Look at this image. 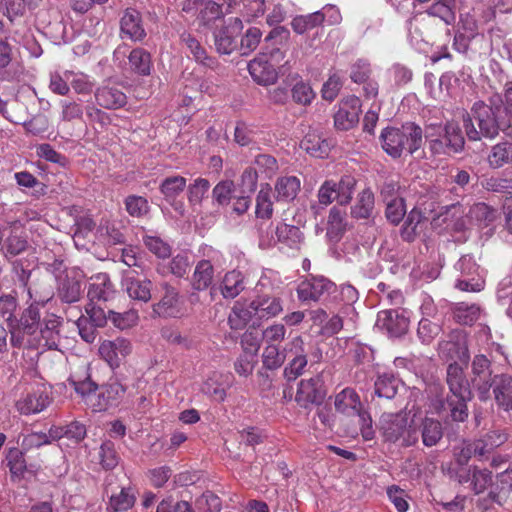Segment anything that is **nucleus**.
<instances>
[{"mask_svg": "<svg viewBox=\"0 0 512 512\" xmlns=\"http://www.w3.org/2000/svg\"><path fill=\"white\" fill-rule=\"evenodd\" d=\"M502 109V97L495 94L490 97L489 104L477 101L471 108V116L466 115L463 125L466 135L471 141H478L482 137L494 139L501 129L503 123L499 114Z\"/></svg>", "mask_w": 512, "mask_h": 512, "instance_id": "f257e3e1", "label": "nucleus"}, {"mask_svg": "<svg viewBox=\"0 0 512 512\" xmlns=\"http://www.w3.org/2000/svg\"><path fill=\"white\" fill-rule=\"evenodd\" d=\"M383 150L390 156L397 158L404 151L413 154L422 147L423 130L413 123L407 122L400 128H386L381 133Z\"/></svg>", "mask_w": 512, "mask_h": 512, "instance_id": "f03ea898", "label": "nucleus"}, {"mask_svg": "<svg viewBox=\"0 0 512 512\" xmlns=\"http://www.w3.org/2000/svg\"><path fill=\"white\" fill-rule=\"evenodd\" d=\"M425 139L430 152L434 155L459 153L464 148L461 128L455 122L429 123L425 127Z\"/></svg>", "mask_w": 512, "mask_h": 512, "instance_id": "7ed1b4c3", "label": "nucleus"}, {"mask_svg": "<svg viewBox=\"0 0 512 512\" xmlns=\"http://www.w3.org/2000/svg\"><path fill=\"white\" fill-rule=\"evenodd\" d=\"M380 432L385 442L401 447L412 446L418 441L417 429L405 412L384 413L380 418Z\"/></svg>", "mask_w": 512, "mask_h": 512, "instance_id": "20e7f679", "label": "nucleus"}, {"mask_svg": "<svg viewBox=\"0 0 512 512\" xmlns=\"http://www.w3.org/2000/svg\"><path fill=\"white\" fill-rule=\"evenodd\" d=\"M334 406L338 413L346 417H358L361 435L364 440L374 438L372 419L370 414L363 410L359 395L352 388H345L335 396Z\"/></svg>", "mask_w": 512, "mask_h": 512, "instance_id": "39448f33", "label": "nucleus"}, {"mask_svg": "<svg viewBox=\"0 0 512 512\" xmlns=\"http://www.w3.org/2000/svg\"><path fill=\"white\" fill-rule=\"evenodd\" d=\"M50 388L41 379L28 383L16 401L15 407L22 415L38 414L51 403Z\"/></svg>", "mask_w": 512, "mask_h": 512, "instance_id": "423d86ee", "label": "nucleus"}, {"mask_svg": "<svg viewBox=\"0 0 512 512\" xmlns=\"http://www.w3.org/2000/svg\"><path fill=\"white\" fill-rule=\"evenodd\" d=\"M455 269L461 274L455 284V287L459 290L479 292L484 288V277L471 256H462L455 264Z\"/></svg>", "mask_w": 512, "mask_h": 512, "instance_id": "0eeeda50", "label": "nucleus"}, {"mask_svg": "<svg viewBox=\"0 0 512 512\" xmlns=\"http://www.w3.org/2000/svg\"><path fill=\"white\" fill-rule=\"evenodd\" d=\"M335 289V284L324 276L310 275L302 280L296 289L300 302L309 304L318 302Z\"/></svg>", "mask_w": 512, "mask_h": 512, "instance_id": "6e6552de", "label": "nucleus"}, {"mask_svg": "<svg viewBox=\"0 0 512 512\" xmlns=\"http://www.w3.org/2000/svg\"><path fill=\"white\" fill-rule=\"evenodd\" d=\"M439 356L447 360H459L467 363L470 355L467 345L466 333L462 329L452 330L438 344Z\"/></svg>", "mask_w": 512, "mask_h": 512, "instance_id": "1a4fd4ad", "label": "nucleus"}, {"mask_svg": "<svg viewBox=\"0 0 512 512\" xmlns=\"http://www.w3.org/2000/svg\"><path fill=\"white\" fill-rule=\"evenodd\" d=\"M99 355L112 369L118 368L126 357L132 352L131 342L123 337L101 342Z\"/></svg>", "mask_w": 512, "mask_h": 512, "instance_id": "9d476101", "label": "nucleus"}, {"mask_svg": "<svg viewBox=\"0 0 512 512\" xmlns=\"http://www.w3.org/2000/svg\"><path fill=\"white\" fill-rule=\"evenodd\" d=\"M361 102L356 96H349L339 103V108L334 115V123L337 129L349 130L359 121Z\"/></svg>", "mask_w": 512, "mask_h": 512, "instance_id": "9b49d317", "label": "nucleus"}, {"mask_svg": "<svg viewBox=\"0 0 512 512\" xmlns=\"http://www.w3.org/2000/svg\"><path fill=\"white\" fill-rule=\"evenodd\" d=\"M322 384L320 376L301 380L295 395V401L303 408L320 404L325 397Z\"/></svg>", "mask_w": 512, "mask_h": 512, "instance_id": "f8f14e48", "label": "nucleus"}, {"mask_svg": "<svg viewBox=\"0 0 512 512\" xmlns=\"http://www.w3.org/2000/svg\"><path fill=\"white\" fill-rule=\"evenodd\" d=\"M221 255L213 251L209 259L199 261L191 278V286L195 291H204L210 287L214 278L215 266H220Z\"/></svg>", "mask_w": 512, "mask_h": 512, "instance_id": "ddd939ff", "label": "nucleus"}, {"mask_svg": "<svg viewBox=\"0 0 512 512\" xmlns=\"http://www.w3.org/2000/svg\"><path fill=\"white\" fill-rule=\"evenodd\" d=\"M160 288L163 295L154 305V312L162 317H176L181 311L179 291L166 281L160 284Z\"/></svg>", "mask_w": 512, "mask_h": 512, "instance_id": "4468645a", "label": "nucleus"}, {"mask_svg": "<svg viewBox=\"0 0 512 512\" xmlns=\"http://www.w3.org/2000/svg\"><path fill=\"white\" fill-rule=\"evenodd\" d=\"M120 33L122 38L134 42L142 41L146 36L143 19L139 11L127 8L120 19Z\"/></svg>", "mask_w": 512, "mask_h": 512, "instance_id": "2eb2a0df", "label": "nucleus"}, {"mask_svg": "<svg viewBox=\"0 0 512 512\" xmlns=\"http://www.w3.org/2000/svg\"><path fill=\"white\" fill-rule=\"evenodd\" d=\"M376 325L381 330H385L390 336L399 337L408 330L409 321L397 310L389 309L378 313Z\"/></svg>", "mask_w": 512, "mask_h": 512, "instance_id": "dca6fc26", "label": "nucleus"}, {"mask_svg": "<svg viewBox=\"0 0 512 512\" xmlns=\"http://www.w3.org/2000/svg\"><path fill=\"white\" fill-rule=\"evenodd\" d=\"M228 323L230 328L233 330H242L249 323H251L252 326L260 325V322L256 317V311H254V306L252 305L251 301L235 302L228 316Z\"/></svg>", "mask_w": 512, "mask_h": 512, "instance_id": "f3484780", "label": "nucleus"}, {"mask_svg": "<svg viewBox=\"0 0 512 512\" xmlns=\"http://www.w3.org/2000/svg\"><path fill=\"white\" fill-rule=\"evenodd\" d=\"M122 288L135 301L147 303L152 297V282L148 279L141 280L135 277L131 271L124 272Z\"/></svg>", "mask_w": 512, "mask_h": 512, "instance_id": "a211bd4d", "label": "nucleus"}, {"mask_svg": "<svg viewBox=\"0 0 512 512\" xmlns=\"http://www.w3.org/2000/svg\"><path fill=\"white\" fill-rule=\"evenodd\" d=\"M96 104L104 109L116 110L127 103V96L116 86L104 84L94 92Z\"/></svg>", "mask_w": 512, "mask_h": 512, "instance_id": "6ab92c4d", "label": "nucleus"}, {"mask_svg": "<svg viewBox=\"0 0 512 512\" xmlns=\"http://www.w3.org/2000/svg\"><path fill=\"white\" fill-rule=\"evenodd\" d=\"M251 302L259 322L277 317L283 312V300L278 296L263 293L257 295Z\"/></svg>", "mask_w": 512, "mask_h": 512, "instance_id": "aec40b11", "label": "nucleus"}, {"mask_svg": "<svg viewBox=\"0 0 512 512\" xmlns=\"http://www.w3.org/2000/svg\"><path fill=\"white\" fill-rule=\"evenodd\" d=\"M243 29L242 20L231 19L229 25L215 32V46L219 53L230 54L236 47L235 34Z\"/></svg>", "mask_w": 512, "mask_h": 512, "instance_id": "412c9836", "label": "nucleus"}, {"mask_svg": "<svg viewBox=\"0 0 512 512\" xmlns=\"http://www.w3.org/2000/svg\"><path fill=\"white\" fill-rule=\"evenodd\" d=\"M447 384L451 395L449 397H460L470 399L471 391L469 382L464 374L463 368L457 363H451L447 368Z\"/></svg>", "mask_w": 512, "mask_h": 512, "instance_id": "4be33fe9", "label": "nucleus"}, {"mask_svg": "<svg viewBox=\"0 0 512 512\" xmlns=\"http://www.w3.org/2000/svg\"><path fill=\"white\" fill-rule=\"evenodd\" d=\"M114 286L106 273H98L90 278L87 297L89 301L106 302L114 296Z\"/></svg>", "mask_w": 512, "mask_h": 512, "instance_id": "5701e85b", "label": "nucleus"}, {"mask_svg": "<svg viewBox=\"0 0 512 512\" xmlns=\"http://www.w3.org/2000/svg\"><path fill=\"white\" fill-rule=\"evenodd\" d=\"M248 70L252 78L261 85L272 84L277 78L274 66L265 55L251 60L248 64Z\"/></svg>", "mask_w": 512, "mask_h": 512, "instance_id": "b1692460", "label": "nucleus"}, {"mask_svg": "<svg viewBox=\"0 0 512 512\" xmlns=\"http://www.w3.org/2000/svg\"><path fill=\"white\" fill-rule=\"evenodd\" d=\"M459 483L471 482L472 489L476 494L482 493L492 483V473L488 469L472 467L458 473Z\"/></svg>", "mask_w": 512, "mask_h": 512, "instance_id": "393cba45", "label": "nucleus"}, {"mask_svg": "<svg viewBox=\"0 0 512 512\" xmlns=\"http://www.w3.org/2000/svg\"><path fill=\"white\" fill-rule=\"evenodd\" d=\"M493 394L497 404L505 411H512V377L501 374L493 378Z\"/></svg>", "mask_w": 512, "mask_h": 512, "instance_id": "a878e982", "label": "nucleus"}, {"mask_svg": "<svg viewBox=\"0 0 512 512\" xmlns=\"http://www.w3.org/2000/svg\"><path fill=\"white\" fill-rule=\"evenodd\" d=\"M326 236L331 242H338L347 229L346 212L334 206L330 209Z\"/></svg>", "mask_w": 512, "mask_h": 512, "instance_id": "bb28decb", "label": "nucleus"}, {"mask_svg": "<svg viewBox=\"0 0 512 512\" xmlns=\"http://www.w3.org/2000/svg\"><path fill=\"white\" fill-rule=\"evenodd\" d=\"M135 501V489L131 486H123L119 491L112 492L108 508L113 512L127 511L133 507Z\"/></svg>", "mask_w": 512, "mask_h": 512, "instance_id": "cd10ccee", "label": "nucleus"}, {"mask_svg": "<svg viewBox=\"0 0 512 512\" xmlns=\"http://www.w3.org/2000/svg\"><path fill=\"white\" fill-rule=\"evenodd\" d=\"M275 234L277 241L290 249H299L303 241V233L294 225L280 223L276 227Z\"/></svg>", "mask_w": 512, "mask_h": 512, "instance_id": "c85d7f7f", "label": "nucleus"}, {"mask_svg": "<svg viewBox=\"0 0 512 512\" xmlns=\"http://www.w3.org/2000/svg\"><path fill=\"white\" fill-rule=\"evenodd\" d=\"M431 17L439 18L446 25H452L456 19V0H436L426 10Z\"/></svg>", "mask_w": 512, "mask_h": 512, "instance_id": "c756f323", "label": "nucleus"}, {"mask_svg": "<svg viewBox=\"0 0 512 512\" xmlns=\"http://www.w3.org/2000/svg\"><path fill=\"white\" fill-rule=\"evenodd\" d=\"M443 221L446 223V228L460 232L467 228L471 219L462 205L453 204L447 208Z\"/></svg>", "mask_w": 512, "mask_h": 512, "instance_id": "7c9ffc66", "label": "nucleus"}, {"mask_svg": "<svg viewBox=\"0 0 512 512\" xmlns=\"http://www.w3.org/2000/svg\"><path fill=\"white\" fill-rule=\"evenodd\" d=\"M301 188V181L296 176L280 177L276 184L275 190L279 201L289 202L296 198Z\"/></svg>", "mask_w": 512, "mask_h": 512, "instance_id": "2f4dec72", "label": "nucleus"}, {"mask_svg": "<svg viewBox=\"0 0 512 512\" xmlns=\"http://www.w3.org/2000/svg\"><path fill=\"white\" fill-rule=\"evenodd\" d=\"M82 294L81 282L76 276L66 275L58 286V296L66 303L77 302Z\"/></svg>", "mask_w": 512, "mask_h": 512, "instance_id": "473e14b6", "label": "nucleus"}, {"mask_svg": "<svg viewBox=\"0 0 512 512\" xmlns=\"http://www.w3.org/2000/svg\"><path fill=\"white\" fill-rule=\"evenodd\" d=\"M488 163L495 169L507 164L512 165V141H503L494 145L488 155Z\"/></svg>", "mask_w": 512, "mask_h": 512, "instance_id": "72a5a7b5", "label": "nucleus"}, {"mask_svg": "<svg viewBox=\"0 0 512 512\" xmlns=\"http://www.w3.org/2000/svg\"><path fill=\"white\" fill-rule=\"evenodd\" d=\"M244 289V276L240 271L232 270L225 274L221 286V293L224 298L233 299Z\"/></svg>", "mask_w": 512, "mask_h": 512, "instance_id": "f704fd0d", "label": "nucleus"}, {"mask_svg": "<svg viewBox=\"0 0 512 512\" xmlns=\"http://www.w3.org/2000/svg\"><path fill=\"white\" fill-rule=\"evenodd\" d=\"M301 147L308 154L317 158L328 156L330 151V144L327 140L322 139L319 135L314 133H309L304 137L301 141Z\"/></svg>", "mask_w": 512, "mask_h": 512, "instance_id": "c9c22d12", "label": "nucleus"}, {"mask_svg": "<svg viewBox=\"0 0 512 512\" xmlns=\"http://www.w3.org/2000/svg\"><path fill=\"white\" fill-rule=\"evenodd\" d=\"M131 69L140 75L147 76L151 73L152 61L149 52L142 48L133 49L128 57Z\"/></svg>", "mask_w": 512, "mask_h": 512, "instance_id": "e433bc0d", "label": "nucleus"}, {"mask_svg": "<svg viewBox=\"0 0 512 512\" xmlns=\"http://www.w3.org/2000/svg\"><path fill=\"white\" fill-rule=\"evenodd\" d=\"M323 23V16L320 12H313L306 15H297L291 21V27L297 34H304Z\"/></svg>", "mask_w": 512, "mask_h": 512, "instance_id": "4c0bfd02", "label": "nucleus"}, {"mask_svg": "<svg viewBox=\"0 0 512 512\" xmlns=\"http://www.w3.org/2000/svg\"><path fill=\"white\" fill-rule=\"evenodd\" d=\"M61 324L60 318L51 315L49 318L45 320V326L41 329V336L45 340V345L49 349H57L60 336H59V326Z\"/></svg>", "mask_w": 512, "mask_h": 512, "instance_id": "58836bf2", "label": "nucleus"}, {"mask_svg": "<svg viewBox=\"0 0 512 512\" xmlns=\"http://www.w3.org/2000/svg\"><path fill=\"white\" fill-rule=\"evenodd\" d=\"M185 187L186 179L177 175L165 178L160 185V191L165 200L171 202L184 191Z\"/></svg>", "mask_w": 512, "mask_h": 512, "instance_id": "ea45409f", "label": "nucleus"}, {"mask_svg": "<svg viewBox=\"0 0 512 512\" xmlns=\"http://www.w3.org/2000/svg\"><path fill=\"white\" fill-rule=\"evenodd\" d=\"M374 208V195L370 190H363L357 198L355 205L351 209L353 217L366 219L370 217Z\"/></svg>", "mask_w": 512, "mask_h": 512, "instance_id": "a19ab883", "label": "nucleus"}, {"mask_svg": "<svg viewBox=\"0 0 512 512\" xmlns=\"http://www.w3.org/2000/svg\"><path fill=\"white\" fill-rule=\"evenodd\" d=\"M182 41L185 43L188 51L197 62L207 67H212L214 65V59L207 56L205 48L191 34H183Z\"/></svg>", "mask_w": 512, "mask_h": 512, "instance_id": "79ce46f5", "label": "nucleus"}, {"mask_svg": "<svg viewBox=\"0 0 512 512\" xmlns=\"http://www.w3.org/2000/svg\"><path fill=\"white\" fill-rule=\"evenodd\" d=\"M480 307L476 304L459 303L454 311V319L462 325H472L480 317Z\"/></svg>", "mask_w": 512, "mask_h": 512, "instance_id": "37998d69", "label": "nucleus"}, {"mask_svg": "<svg viewBox=\"0 0 512 512\" xmlns=\"http://www.w3.org/2000/svg\"><path fill=\"white\" fill-rule=\"evenodd\" d=\"M422 441L425 446H434L442 438V425L438 420L426 418L422 424Z\"/></svg>", "mask_w": 512, "mask_h": 512, "instance_id": "c03bdc74", "label": "nucleus"}, {"mask_svg": "<svg viewBox=\"0 0 512 512\" xmlns=\"http://www.w3.org/2000/svg\"><path fill=\"white\" fill-rule=\"evenodd\" d=\"M70 87L76 94L88 95L95 86L94 80L83 72H74L70 70Z\"/></svg>", "mask_w": 512, "mask_h": 512, "instance_id": "a18cd8bd", "label": "nucleus"}, {"mask_svg": "<svg viewBox=\"0 0 512 512\" xmlns=\"http://www.w3.org/2000/svg\"><path fill=\"white\" fill-rule=\"evenodd\" d=\"M70 70L54 71L50 73L49 89L61 96H65L70 91Z\"/></svg>", "mask_w": 512, "mask_h": 512, "instance_id": "49530a36", "label": "nucleus"}, {"mask_svg": "<svg viewBox=\"0 0 512 512\" xmlns=\"http://www.w3.org/2000/svg\"><path fill=\"white\" fill-rule=\"evenodd\" d=\"M397 382L391 375H380L375 381V394L381 398L392 399L397 393Z\"/></svg>", "mask_w": 512, "mask_h": 512, "instance_id": "de8ad7c7", "label": "nucleus"}, {"mask_svg": "<svg viewBox=\"0 0 512 512\" xmlns=\"http://www.w3.org/2000/svg\"><path fill=\"white\" fill-rule=\"evenodd\" d=\"M109 320L113 325L121 330L133 327L138 322V312L134 309L125 311L123 313L108 311Z\"/></svg>", "mask_w": 512, "mask_h": 512, "instance_id": "09e8293b", "label": "nucleus"}, {"mask_svg": "<svg viewBox=\"0 0 512 512\" xmlns=\"http://www.w3.org/2000/svg\"><path fill=\"white\" fill-rule=\"evenodd\" d=\"M286 354L283 351H280L278 345H266L263 354L262 361L264 367L267 369H277L279 368L285 361Z\"/></svg>", "mask_w": 512, "mask_h": 512, "instance_id": "8fccbe9b", "label": "nucleus"}, {"mask_svg": "<svg viewBox=\"0 0 512 512\" xmlns=\"http://www.w3.org/2000/svg\"><path fill=\"white\" fill-rule=\"evenodd\" d=\"M259 175L270 178L278 169L277 161L268 154H259L251 166Z\"/></svg>", "mask_w": 512, "mask_h": 512, "instance_id": "3c124183", "label": "nucleus"}, {"mask_svg": "<svg viewBox=\"0 0 512 512\" xmlns=\"http://www.w3.org/2000/svg\"><path fill=\"white\" fill-rule=\"evenodd\" d=\"M441 330L440 324L423 317L418 324L417 335L422 343L430 344Z\"/></svg>", "mask_w": 512, "mask_h": 512, "instance_id": "603ef678", "label": "nucleus"}, {"mask_svg": "<svg viewBox=\"0 0 512 512\" xmlns=\"http://www.w3.org/2000/svg\"><path fill=\"white\" fill-rule=\"evenodd\" d=\"M145 247L158 258H168L171 255V246L158 236L146 235L143 238Z\"/></svg>", "mask_w": 512, "mask_h": 512, "instance_id": "864d4df0", "label": "nucleus"}, {"mask_svg": "<svg viewBox=\"0 0 512 512\" xmlns=\"http://www.w3.org/2000/svg\"><path fill=\"white\" fill-rule=\"evenodd\" d=\"M61 107V120L64 122H71L73 120H81L84 114V108L81 103L74 100H61L59 103Z\"/></svg>", "mask_w": 512, "mask_h": 512, "instance_id": "5fc2aeb1", "label": "nucleus"}, {"mask_svg": "<svg viewBox=\"0 0 512 512\" xmlns=\"http://www.w3.org/2000/svg\"><path fill=\"white\" fill-rule=\"evenodd\" d=\"M101 465L106 470L114 469L119 463V455L115 450V445L112 441H104L100 447Z\"/></svg>", "mask_w": 512, "mask_h": 512, "instance_id": "6e6d98bb", "label": "nucleus"}, {"mask_svg": "<svg viewBox=\"0 0 512 512\" xmlns=\"http://www.w3.org/2000/svg\"><path fill=\"white\" fill-rule=\"evenodd\" d=\"M40 312L36 306H29L21 315L19 326L23 332L32 334L39 325Z\"/></svg>", "mask_w": 512, "mask_h": 512, "instance_id": "4d7b16f0", "label": "nucleus"}, {"mask_svg": "<svg viewBox=\"0 0 512 512\" xmlns=\"http://www.w3.org/2000/svg\"><path fill=\"white\" fill-rule=\"evenodd\" d=\"M273 214V203L270 188H261L256 198V215L260 218H270Z\"/></svg>", "mask_w": 512, "mask_h": 512, "instance_id": "13d9d810", "label": "nucleus"}, {"mask_svg": "<svg viewBox=\"0 0 512 512\" xmlns=\"http://www.w3.org/2000/svg\"><path fill=\"white\" fill-rule=\"evenodd\" d=\"M241 14L247 21L262 16L265 12V0H241Z\"/></svg>", "mask_w": 512, "mask_h": 512, "instance_id": "bf43d9fd", "label": "nucleus"}, {"mask_svg": "<svg viewBox=\"0 0 512 512\" xmlns=\"http://www.w3.org/2000/svg\"><path fill=\"white\" fill-rule=\"evenodd\" d=\"M405 213L406 208L403 198L395 196L386 202V217L391 223L398 224Z\"/></svg>", "mask_w": 512, "mask_h": 512, "instance_id": "052dcab7", "label": "nucleus"}, {"mask_svg": "<svg viewBox=\"0 0 512 512\" xmlns=\"http://www.w3.org/2000/svg\"><path fill=\"white\" fill-rule=\"evenodd\" d=\"M422 219L421 211L417 209H412L405 222L401 231L402 238L406 241H412L417 233V227Z\"/></svg>", "mask_w": 512, "mask_h": 512, "instance_id": "680f3d73", "label": "nucleus"}, {"mask_svg": "<svg viewBox=\"0 0 512 512\" xmlns=\"http://www.w3.org/2000/svg\"><path fill=\"white\" fill-rule=\"evenodd\" d=\"M210 188V183L204 178H198L188 187V200L191 205L200 204Z\"/></svg>", "mask_w": 512, "mask_h": 512, "instance_id": "e2e57ef3", "label": "nucleus"}, {"mask_svg": "<svg viewBox=\"0 0 512 512\" xmlns=\"http://www.w3.org/2000/svg\"><path fill=\"white\" fill-rule=\"evenodd\" d=\"M356 181L350 175L343 176L339 182H336L337 194H339V204L346 205L352 199Z\"/></svg>", "mask_w": 512, "mask_h": 512, "instance_id": "0e129e2a", "label": "nucleus"}, {"mask_svg": "<svg viewBox=\"0 0 512 512\" xmlns=\"http://www.w3.org/2000/svg\"><path fill=\"white\" fill-rule=\"evenodd\" d=\"M315 97V93L308 83L297 82L292 88V98L300 105H309Z\"/></svg>", "mask_w": 512, "mask_h": 512, "instance_id": "69168bd1", "label": "nucleus"}, {"mask_svg": "<svg viewBox=\"0 0 512 512\" xmlns=\"http://www.w3.org/2000/svg\"><path fill=\"white\" fill-rule=\"evenodd\" d=\"M457 31L465 34L467 38L475 39L479 34V24L475 15L470 12L461 14Z\"/></svg>", "mask_w": 512, "mask_h": 512, "instance_id": "338daca9", "label": "nucleus"}, {"mask_svg": "<svg viewBox=\"0 0 512 512\" xmlns=\"http://www.w3.org/2000/svg\"><path fill=\"white\" fill-rule=\"evenodd\" d=\"M387 496L398 512H407L409 503L407 493L397 485L387 487Z\"/></svg>", "mask_w": 512, "mask_h": 512, "instance_id": "774afa93", "label": "nucleus"}]
</instances>
